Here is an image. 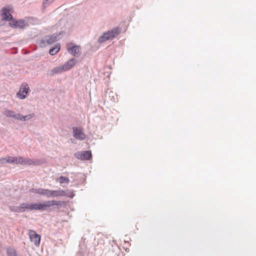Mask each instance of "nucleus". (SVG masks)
I'll use <instances>...</instances> for the list:
<instances>
[{
  "label": "nucleus",
  "mask_w": 256,
  "mask_h": 256,
  "mask_svg": "<svg viewBox=\"0 0 256 256\" xmlns=\"http://www.w3.org/2000/svg\"><path fill=\"white\" fill-rule=\"evenodd\" d=\"M2 164L5 162L20 164L24 166L36 165L39 164L38 160H34L30 159H25L22 157L9 156L8 158H2L0 160Z\"/></svg>",
  "instance_id": "1"
},
{
  "label": "nucleus",
  "mask_w": 256,
  "mask_h": 256,
  "mask_svg": "<svg viewBox=\"0 0 256 256\" xmlns=\"http://www.w3.org/2000/svg\"><path fill=\"white\" fill-rule=\"evenodd\" d=\"M121 32V29L119 27H116L110 30H108L99 37L98 42L102 44L107 40H112L118 36Z\"/></svg>",
  "instance_id": "2"
},
{
  "label": "nucleus",
  "mask_w": 256,
  "mask_h": 256,
  "mask_svg": "<svg viewBox=\"0 0 256 256\" xmlns=\"http://www.w3.org/2000/svg\"><path fill=\"white\" fill-rule=\"evenodd\" d=\"M60 34V33H55L52 35L46 36L40 40V46H46L58 40V36Z\"/></svg>",
  "instance_id": "3"
},
{
  "label": "nucleus",
  "mask_w": 256,
  "mask_h": 256,
  "mask_svg": "<svg viewBox=\"0 0 256 256\" xmlns=\"http://www.w3.org/2000/svg\"><path fill=\"white\" fill-rule=\"evenodd\" d=\"M10 26L14 28L24 29L28 27L29 24L28 22L24 20H16L12 18L10 22Z\"/></svg>",
  "instance_id": "4"
},
{
  "label": "nucleus",
  "mask_w": 256,
  "mask_h": 256,
  "mask_svg": "<svg viewBox=\"0 0 256 256\" xmlns=\"http://www.w3.org/2000/svg\"><path fill=\"white\" fill-rule=\"evenodd\" d=\"M62 202L56 201L54 200H48L42 204H39L38 210H46L48 208L54 206H60L62 205Z\"/></svg>",
  "instance_id": "5"
},
{
  "label": "nucleus",
  "mask_w": 256,
  "mask_h": 256,
  "mask_svg": "<svg viewBox=\"0 0 256 256\" xmlns=\"http://www.w3.org/2000/svg\"><path fill=\"white\" fill-rule=\"evenodd\" d=\"M5 114L10 117H13L16 119L26 120L30 119L34 116V114H28L26 116H22L20 114H15L14 112L10 110H6L5 112Z\"/></svg>",
  "instance_id": "6"
},
{
  "label": "nucleus",
  "mask_w": 256,
  "mask_h": 256,
  "mask_svg": "<svg viewBox=\"0 0 256 256\" xmlns=\"http://www.w3.org/2000/svg\"><path fill=\"white\" fill-rule=\"evenodd\" d=\"M30 239L33 242L36 246H39L40 242V236L37 234L34 230H30L28 232Z\"/></svg>",
  "instance_id": "7"
},
{
  "label": "nucleus",
  "mask_w": 256,
  "mask_h": 256,
  "mask_svg": "<svg viewBox=\"0 0 256 256\" xmlns=\"http://www.w3.org/2000/svg\"><path fill=\"white\" fill-rule=\"evenodd\" d=\"M76 156L81 160H88L92 158V153L90 150L78 152L75 154Z\"/></svg>",
  "instance_id": "8"
},
{
  "label": "nucleus",
  "mask_w": 256,
  "mask_h": 256,
  "mask_svg": "<svg viewBox=\"0 0 256 256\" xmlns=\"http://www.w3.org/2000/svg\"><path fill=\"white\" fill-rule=\"evenodd\" d=\"M73 134L74 136L79 140H84L86 137L82 128H73Z\"/></svg>",
  "instance_id": "9"
},
{
  "label": "nucleus",
  "mask_w": 256,
  "mask_h": 256,
  "mask_svg": "<svg viewBox=\"0 0 256 256\" xmlns=\"http://www.w3.org/2000/svg\"><path fill=\"white\" fill-rule=\"evenodd\" d=\"M1 16L3 20H10V21L13 18L12 15L10 13V10L6 8H2Z\"/></svg>",
  "instance_id": "10"
},
{
  "label": "nucleus",
  "mask_w": 256,
  "mask_h": 256,
  "mask_svg": "<svg viewBox=\"0 0 256 256\" xmlns=\"http://www.w3.org/2000/svg\"><path fill=\"white\" fill-rule=\"evenodd\" d=\"M29 86L27 84H22L16 96H26L29 92Z\"/></svg>",
  "instance_id": "11"
},
{
  "label": "nucleus",
  "mask_w": 256,
  "mask_h": 256,
  "mask_svg": "<svg viewBox=\"0 0 256 256\" xmlns=\"http://www.w3.org/2000/svg\"><path fill=\"white\" fill-rule=\"evenodd\" d=\"M80 46L77 45H74L72 46V47L68 46V51L72 55L78 56H79L80 54Z\"/></svg>",
  "instance_id": "12"
},
{
  "label": "nucleus",
  "mask_w": 256,
  "mask_h": 256,
  "mask_svg": "<svg viewBox=\"0 0 256 256\" xmlns=\"http://www.w3.org/2000/svg\"><path fill=\"white\" fill-rule=\"evenodd\" d=\"M76 62L77 60L75 58H72L66 62L64 65H62V66L64 68L65 70L66 71L74 66L76 65Z\"/></svg>",
  "instance_id": "13"
},
{
  "label": "nucleus",
  "mask_w": 256,
  "mask_h": 256,
  "mask_svg": "<svg viewBox=\"0 0 256 256\" xmlns=\"http://www.w3.org/2000/svg\"><path fill=\"white\" fill-rule=\"evenodd\" d=\"M64 71H66V70L64 69V68L63 67V66H60L56 67V68H52V70H50V72H49V74L50 75L52 76L54 74H58L62 73V72H64Z\"/></svg>",
  "instance_id": "14"
},
{
  "label": "nucleus",
  "mask_w": 256,
  "mask_h": 256,
  "mask_svg": "<svg viewBox=\"0 0 256 256\" xmlns=\"http://www.w3.org/2000/svg\"><path fill=\"white\" fill-rule=\"evenodd\" d=\"M66 193L63 190H52V197L66 196Z\"/></svg>",
  "instance_id": "15"
},
{
  "label": "nucleus",
  "mask_w": 256,
  "mask_h": 256,
  "mask_svg": "<svg viewBox=\"0 0 256 256\" xmlns=\"http://www.w3.org/2000/svg\"><path fill=\"white\" fill-rule=\"evenodd\" d=\"M60 44H56L55 46L52 48H51L49 50V54L51 56H54L56 54L58 51L60 50Z\"/></svg>",
  "instance_id": "16"
},
{
  "label": "nucleus",
  "mask_w": 256,
  "mask_h": 256,
  "mask_svg": "<svg viewBox=\"0 0 256 256\" xmlns=\"http://www.w3.org/2000/svg\"><path fill=\"white\" fill-rule=\"evenodd\" d=\"M8 256H17V254L15 249L10 248L7 250Z\"/></svg>",
  "instance_id": "17"
},
{
  "label": "nucleus",
  "mask_w": 256,
  "mask_h": 256,
  "mask_svg": "<svg viewBox=\"0 0 256 256\" xmlns=\"http://www.w3.org/2000/svg\"><path fill=\"white\" fill-rule=\"evenodd\" d=\"M41 195L46 196L47 197H52V190L42 189Z\"/></svg>",
  "instance_id": "18"
},
{
  "label": "nucleus",
  "mask_w": 256,
  "mask_h": 256,
  "mask_svg": "<svg viewBox=\"0 0 256 256\" xmlns=\"http://www.w3.org/2000/svg\"><path fill=\"white\" fill-rule=\"evenodd\" d=\"M30 203H22L20 204V208L24 211L26 210H30Z\"/></svg>",
  "instance_id": "19"
},
{
  "label": "nucleus",
  "mask_w": 256,
  "mask_h": 256,
  "mask_svg": "<svg viewBox=\"0 0 256 256\" xmlns=\"http://www.w3.org/2000/svg\"><path fill=\"white\" fill-rule=\"evenodd\" d=\"M58 182L60 184H62L64 182L68 183L70 182V180L68 178H66V177H64L62 176H60L58 179Z\"/></svg>",
  "instance_id": "20"
},
{
  "label": "nucleus",
  "mask_w": 256,
  "mask_h": 256,
  "mask_svg": "<svg viewBox=\"0 0 256 256\" xmlns=\"http://www.w3.org/2000/svg\"><path fill=\"white\" fill-rule=\"evenodd\" d=\"M30 210H38L39 208V204L37 203H30Z\"/></svg>",
  "instance_id": "21"
},
{
  "label": "nucleus",
  "mask_w": 256,
  "mask_h": 256,
  "mask_svg": "<svg viewBox=\"0 0 256 256\" xmlns=\"http://www.w3.org/2000/svg\"><path fill=\"white\" fill-rule=\"evenodd\" d=\"M54 0H44L42 2V7L45 9L48 6L53 2Z\"/></svg>",
  "instance_id": "22"
},
{
  "label": "nucleus",
  "mask_w": 256,
  "mask_h": 256,
  "mask_svg": "<svg viewBox=\"0 0 256 256\" xmlns=\"http://www.w3.org/2000/svg\"><path fill=\"white\" fill-rule=\"evenodd\" d=\"M42 188H31L30 190V192L42 194Z\"/></svg>",
  "instance_id": "23"
},
{
  "label": "nucleus",
  "mask_w": 256,
  "mask_h": 256,
  "mask_svg": "<svg viewBox=\"0 0 256 256\" xmlns=\"http://www.w3.org/2000/svg\"><path fill=\"white\" fill-rule=\"evenodd\" d=\"M20 98L22 99V98H24L25 97L22 96V97H20Z\"/></svg>",
  "instance_id": "24"
}]
</instances>
